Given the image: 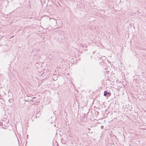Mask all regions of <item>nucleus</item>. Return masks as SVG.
Returning <instances> with one entry per match:
<instances>
[{"instance_id": "f257e3e1", "label": "nucleus", "mask_w": 146, "mask_h": 146, "mask_svg": "<svg viewBox=\"0 0 146 146\" xmlns=\"http://www.w3.org/2000/svg\"><path fill=\"white\" fill-rule=\"evenodd\" d=\"M111 94V93L110 92H108L106 91H104V95L107 97L110 96Z\"/></svg>"}, {"instance_id": "f03ea898", "label": "nucleus", "mask_w": 146, "mask_h": 146, "mask_svg": "<svg viewBox=\"0 0 146 146\" xmlns=\"http://www.w3.org/2000/svg\"><path fill=\"white\" fill-rule=\"evenodd\" d=\"M62 140H63V139L62 138L61 139V142L63 143L64 144H65L66 143V141H62Z\"/></svg>"}, {"instance_id": "7ed1b4c3", "label": "nucleus", "mask_w": 146, "mask_h": 146, "mask_svg": "<svg viewBox=\"0 0 146 146\" xmlns=\"http://www.w3.org/2000/svg\"><path fill=\"white\" fill-rule=\"evenodd\" d=\"M57 77H56L53 78V80H54L56 81L57 80Z\"/></svg>"}, {"instance_id": "20e7f679", "label": "nucleus", "mask_w": 146, "mask_h": 146, "mask_svg": "<svg viewBox=\"0 0 146 146\" xmlns=\"http://www.w3.org/2000/svg\"><path fill=\"white\" fill-rule=\"evenodd\" d=\"M3 123H2V122H0V126H3Z\"/></svg>"}, {"instance_id": "39448f33", "label": "nucleus", "mask_w": 146, "mask_h": 146, "mask_svg": "<svg viewBox=\"0 0 146 146\" xmlns=\"http://www.w3.org/2000/svg\"><path fill=\"white\" fill-rule=\"evenodd\" d=\"M101 128L102 129H103L104 128V127L103 125H102L101 127Z\"/></svg>"}, {"instance_id": "423d86ee", "label": "nucleus", "mask_w": 146, "mask_h": 146, "mask_svg": "<svg viewBox=\"0 0 146 146\" xmlns=\"http://www.w3.org/2000/svg\"><path fill=\"white\" fill-rule=\"evenodd\" d=\"M84 114H84V116H83V118H86V117H87V116H86V115H84Z\"/></svg>"}, {"instance_id": "0eeeda50", "label": "nucleus", "mask_w": 146, "mask_h": 146, "mask_svg": "<svg viewBox=\"0 0 146 146\" xmlns=\"http://www.w3.org/2000/svg\"><path fill=\"white\" fill-rule=\"evenodd\" d=\"M88 129L89 130H90V128H88Z\"/></svg>"}, {"instance_id": "6e6552de", "label": "nucleus", "mask_w": 146, "mask_h": 146, "mask_svg": "<svg viewBox=\"0 0 146 146\" xmlns=\"http://www.w3.org/2000/svg\"><path fill=\"white\" fill-rule=\"evenodd\" d=\"M35 97H33V98H32V99L33 98H34Z\"/></svg>"}, {"instance_id": "1a4fd4ad", "label": "nucleus", "mask_w": 146, "mask_h": 146, "mask_svg": "<svg viewBox=\"0 0 146 146\" xmlns=\"http://www.w3.org/2000/svg\"><path fill=\"white\" fill-rule=\"evenodd\" d=\"M28 135H27V137H28Z\"/></svg>"}]
</instances>
